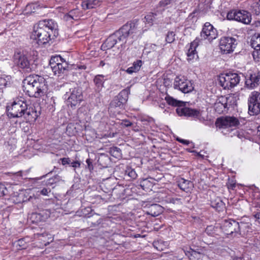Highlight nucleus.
I'll return each instance as SVG.
<instances>
[{"instance_id":"obj_10","label":"nucleus","mask_w":260,"mask_h":260,"mask_svg":"<svg viewBox=\"0 0 260 260\" xmlns=\"http://www.w3.org/2000/svg\"><path fill=\"white\" fill-rule=\"evenodd\" d=\"M248 110L250 115H256L260 112V92H251L248 99Z\"/></svg>"},{"instance_id":"obj_24","label":"nucleus","mask_w":260,"mask_h":260,"mask_svg":"<svg viewBox=\"0 0 260 260\" xmlns=\"http://www.w3.org/2000/svg\"><path fill=\"white\" fill-rule=\"evenodd\" d=\"M106 80L105 76L103 75H98L94 77L93 82L97 90L100 91L102 89Z\"/></svg>"},{"instance_id":"obj_29","label":"nucleus","mask_w":260,"mask_h":260,"mask_svg":"<svg viewBox=\"0 0 260 260\" xmlns=\"http://www.w3.org/2000/svg\"><path fill=\"white\" fill-rule=\"evenodd\" d=\"M211 206L216 210L220 211L223 207L224 204L219 199H217L211 202Z\"/></svg>"},{"instance_id":"obj_11","label":"nucleus","mask_w":260,"mask_h":260,"mask_svg":"<svg viewBox=\"0 0 260 260\" xmlns=\"http://www.w3.org/2000/svg\"><path fill=\"white\" fill-rule=\"evenodd\" d=\"M174 87L175 89H178L183 93H188L193 89L191 82L183 76L176 77L174 82Z\"/></svg>"},{"instance_id":"obj_7","label":"nucleus","mask_w":260,"mask_h":260,"mask_svg":"<svg viewBox=\"0 0 260 260\" xmlns=\"http://www.w3.org/2000/svg\"><path fill=\"white\" fill-rule=\"evenodd\" d=\"M226 17L228 20H234L245 24H249L252 19L250 13L245 10H232L228 13Z\"/></svg>"},{"instance_id":"obj_12","label":"nucleus","mask_w":260,"mask_h":260,"mask_svg":"<svg viewBox=\"0 0 260 260\" xmlns=\"http://www.w3.org/2000/svg\"><path fill=\"white\" fill-rule=\"evenodd\" d=\"M237 41L232 37H224L221 38L219 47L223 53H229L234 51L237 45Z\"/></svg>"},{"instance_id":"obj_61","label":"nucleus","mask_w":260,"mask_h":260,"mask_svg":"<svg viewBox=\"0 0 260 260\" xmlns=\"http://www.w3.org/2000/svg\"><path fill=\"white\" fill-rule=\"evenodd\" d=\"M100 64L102 65V66H103L104 65V63H103V61H101Z\"/></svg>"},{"instance_id":"obj_54","label":"nucleus","mask_w":260,"mask_h":260,"mask_svg":"<svg viewBox=\"0 0 260 260\" xmlns=\"http://www.w3.org/2000/svg\"><path fill=\"white\" fill-rule=\"evenodd\" d=\"M78 68L79 69H83V70H85L86 69V67L85 65L78 66Z\"/></svg>"},{"instance_id":"obj_21","label":"nucleus","mask_w":260,"mask_h":260,"mask_svg":"<svg viewBox=\"0 0 260 260\" xmlns=\"http://www.w3.org/2000/svg\"><path fill=\"white\" fill-rule=\"evenodd\" d=\"M68 67V64L65 60L61 62L56 63L54 65L51 66L52 71L55 74H60L61 73H63Z\"/></svg>"},{"instance_id":"obj_28","label":"nucleus","mask_w":260,"mask_h":260,"mask_svg":"<svg viewBox=\"0 0 260 260\" xmlns=\"http://www.w3.org/2000/svg\"><path fill=\"white\" fill-rule=\"evenodd\" d=\"M142 61L140 60H138L134 62L133 64V66L129 68H128L126 72L129 74H132L133 73H135L138 72L141 66H142Z\"/></svg>"},{"instance_id":"obj_19","label":"nucleus","mask_w":260,"mask_h":260,"mask_svg":"<svg viewBox=\"0 0 260 260\" xmlns=\"http://www.w3.org/2000/svg\"><path fill=\"white\" fill-rule=\"evenodd\" d=\"M219 126L222 128L235 126L239 124V120L234 117H226L220 120Z\"/></svg>"},{"instance_id":"obj_40","label":"nucleus","mask_w":260,"mask_h":260,"mask_svg":"<svg viewBox=\"0 0 260 260\" xmlns=\"http://www.w3.org/2000/svg\"><path fill=\"white\" fill-rule=\"evenodd\" d=\"M173 0H161L159 3L160 7H164L171 3Z\"/></svg>"},{"instance_id":"obj_57","label":"nucleus","mask_w":260,"mask_h":260,"mask_svg":"<svg viewBox=\"0 0 260 260\" xmlns=\"http://www.w3.org/2000/svg\"><path fill=\"white\" fill-rule=\"evenodd\" d=\"M115 136V134L114 133H113L112 135H111L110 134L108 136H106V137H114Z\"/></svg>"},{"instance_id":"obj_27","label":"nucleus","mask_w":260,"mask_h":260,"mask_svg":"<svg viewBox=\"0 0 260 260\" xmlns=\"http://www.w3.org/2000/svg\"><path fill=\"white\" fill-rule=\"evenodd\" d=\"M150 214L153 216H157L162 212V208L158 204H153L149 209Z\"/></svg>"},{"instance_id":"obj_58","label":"nucleus","mask_w":260,"mask_h":260,"mask_svg":"<svg viewBox=\"0 0 260 260\" xmlns=\"http://www.w3.org/2000/svg\"><path fill=\"white\" fill-rule=\"evenodd\" d=\"M181 140H182V139H180V138H177V140L178 142H180V143H181Z\"/></svg>"},{"instance_id":"obj_53","label":"nucleus","mask_w":260,"mask_h":260,"mask_svg":"<svg viewBox=\"0 0 260 260\" xmlns=\"http://www.w3.org/2000/svg\"><path fill=\"white\" fill-rule=\"evenodd\" d=\"M181 143L185 145H188L189 144V141L186 140H181Z\"/></svg>"},{"instance_id":"obj_18","label":"nucleus","mask_w":260,"mask_h":260,"mask_svg":"<svg viewBox=\"0 0 260 260\" xmlns=\"http://www.w3.org/2000/svg\"><path fill=\"white\" fill-rule=\"evenodd\" d=\"M199 39L197 38L190 44V47L187 52V60L189 62H193L198 57L196 48L199 45Z\"/></svg>"},{"instance_id":"obj_45","label":"nucleus","mask_w":260,"mask_h":260,"mask_svg":"<svg viewBox=\"0 0 260 260\" xmlns=\"http://www.w3.org/2000/svg\"><path fill=\"white\" fill-rule=\"evenodd\" d=\"M51 190L50 189H47L46 188H44L41 190V193L43 196H48V193H50Z\"/></svg>"},{"instance_id":"obj_52","label":"nucleus","mask_w":260,"mask_h":260,"mask_svg":"<svg viewBox=\"0 0 260 260\" xmlns=\"http://www.w3.org/2000/svg\"><path fill=\"white\" fill-rule=\"evenodd\" d=\"M86 163H87V165H88V168H89V169H91V168H90V166L91 165V161H90V159H87L86 160Z\"/></svg>"},{"instance_id":"obj_34","label":"nucleus","mask_w":260,"mask_h":260,"mask_svg":"<svg viewBox=\"0 0 260 260\" xmlns=\"http://www.w3.org/2000/svg\"><path fill=\"white\" fill-rule=\"evenodd\" d=\"M69 13L70 15H71V17H72V19H73L74 20H77L78 19L80 13L78 9L72 10L70 11Z\"/></svg>"},{"instance_id":"obj_30","label":"nucleus","mask_w":260,"mask_h":260,"mask_svg":"<svg viewBox=\"0 0 260 260\" xmlns=\"http://www.w3.org/2000/svg\"><path fill=\"white\" fill-rule=\"evenodd\" d=\"M125 174L132 179H135L137 177V174L136 171L131 167L126 168L125 171Z\"/></svg>"},{"instance_id":"obj_47","label":"nucleus","mask_w":260,"mask_h":260,"mask_svg":"<svg viewBox=\"0 0 260 260\" xmlns=\"http://www.w3.org/2000/svg\"><path fill=\"white\" fill-rule=\"evenodd\" d=\"M71 166L74 168H79L80 167V163L79 161H74L71 162Z\"/></svg>"},{"instance_id":"obj_1","label":"nucleus","mask_w":260,"mask_h":260,"mask_svg":"<svg viewBox=\"0 0 260 260\" xmlns=\"http://www.w3.org/2000/svg\"><path fill=\"white\" fill-rule=\"evenodd\" d=\"M23 90L30 97L42 98L48 94V85L45 79L38 75H30L23 81Z\"/></svg>"},{"instance_id":"obj_26","label":"nucleus","mask_w":260,"mask_h":260,"mask_svg":"<svg viewBox=\"0 0 260 260\" xmlns=\"http://www.w3.org/2000/svg\"><path fill=\"white\" fill-rule=\"evenodd\" d=\"M178 185L181 189L187 192L189 191L190 189L192 187L193 184L188 180L181 179Z\"/></svg>"},{"instance_id":"obj_37","label":"nucleus","mask_w":260,"mask_h":260,"mask_svg":"<svg viewBox=\"0 0 260 260\" xmlns=\"http://www.w3.org/2000/svg\"><path fill=\"white\" fill-rule=\"evenodd\" d=\"M8 193V190L5 186L1 183L0 184V197L6 196Z\"/></svg>"},{"instance_id":"obj_32","label":"nucleus","mask_w":260,"mask_h":260,"mask_svg":"<svg viewBox=\"0 0 260 260\" xmlns=\"http://www.w3.org/2000/svg\"><path fill=\"white\" fill-rule=\"evenodd\" d=\"M156 14L153 13H150L145 17L146 22L149 25H151L153 23L154 19H155Z\"/></svg>"},{"instance_id":"obj_22","label":"nucleus","mask_w":260,"mask_h":260,"mask_svg":"<svg viewBox=\"0 0 260 260\" xmlns=\"http://www.w3.org/2000/svg\"><path fill=\"white\" fill-rule=\"evenodd\" d=\"M23 115L26 120L29 122L35 121L38 116L36 111L32 109H28L27 108Z\"/></svg>"},{"instance_id":"obj_25","label":"nucleus","mask_w":260,"mask_h":260,"mask_svg":"<svg viewBox=\"0 0 260 260\" xmlns=\"http://www.w3.org/2000/svg\"><path fill=\"white\" fill-rule=\"evenodd\" d=\"M100 5L99 0H85L82 2L81 6L84 9H89L94 8Z\"/></svg>"},{"instance_id":"obj_23","label":"nucleus","mask_w":260,"mask_h":260,"mask_svg":"<svg viewBox=\"0 0 260 260\" xmlns=\"http://www.w3.org/2000/svg\"><path fill=\"white\" fill-rule=\"evenodd\" d=\"M251 224L249 222H244L242 221L239 222L238 233L240 234H245L251 232Z\"/></svg>"},{"instance_id":"obj_33","label":"nucleus","mask_w":260,"mask_h":260,"mask_svg":"<svg viewBox=\"0 0 260 260\" xmlns=\"http://www.w3.org/2000/svg\"><path fill=\"white\" fill-rule=\"evenodd\" d=\"M175 40V34L173 31H169L167 35L166 40L167 43H173Z\"/></svg>"},{"instance_id":"obj_15","label":"nucleus","mask_w":260,"mask_h":260,"mask_svg":"<svg viewBox=\"0 0 260 260\" xmlns=\"http://www.w3.org/2000/svg\"><path fill=\"white\" fill-rule=\"evenodd\" d=\"M222 229L224 234L228 235L238 233L239 222L232 219L225 220L222 224Z\"/></svg>"},{"instance_id":"obj_48","label":"nucleus","mask_w":260,"mask_h":260,"mask_svg":"<svg viewBox=\"0 0 260 260\" xmlns=\"http://www.w3.org/2000/svg\"><path fill=\"white\" fill-rule=\"evenodd\" d=\"M120 149L119 148L117 147H113L111 149V152L112 153H116V154H119L120 153Z\"/></svg>"},{"instance_id":"obj_41","label":"nucleus","mask_w":260,"mask_h":260,"mask_svg":"<svg viewBox=\"0 0 260 260\" xmlns=\"http://www.w3.org/2000/svg\"><path fill=\"white\" fill-rule=\"evenodd\" d=\"M63 19L66 21L70 22H72L73 20H74L73 19H72V17H71V15H70L69 13L64 15Z\"/></svg>"},{"instance_id":"obj_35","label":"nucleus","mask_w":260,"mask_h":260,"mask_svg":"<svg viewBox=\"0 0 260 260\" xmlns=\"http://www.w3.org/2000/svg\"><path fill=\"white\" fill-rule=\"evenodd\" d=\"M63 60H64L60 56L53 57L50 60L51 67L54 65L56 63L61 62L62 61H63Z\"/></svg>"},{"instance_id":"obj_62","label":"nucleus","mask_w":260,"mask_h":260,"mask_svg":"<svg viewBox=\"0 0 260 260\" xmlns=\"http://www.w3.org/2000/svg\"><path fill=\"white\" fill-rule=\"evenodd\" d=\"M198 155L199 156H201V154H200V153H198Z\"/></svg>"},{"instance_id":"obj_59","label":"nucleus","mask_w":260,"mask_h":260,"mask_svg":"<svg viewBox=\"0 0 260 260\" xmlns=\"http://www.w3.org/2000/svg\"><path fill=\"white\" fill-rule=\"evenodd\" d=\"M260 13V11L259 10L258 12H255V14L256 15H258Z\"/></svg>"},{"instance_id":"obj_55","label":"nucleus","mask_w":260,"mask_h":260,"mask_svg":"<svg viewBox=\"0 0 260 260\" xmlns=\"http://www.w3.org/2000/svg\"><path fill=\"white\" fill-rule=\"evenodd\" d=\"M40 216V215L39 214H37V213H33L31 215V217L33 218V217H37V216Z\"/></svg>"},{"instance_id":"obj_50","label":"nucleus","mask_w":260,"mask_h":260,"mask_svg":"<svg viewBox=\"0 0 260 260\" xmlns=\"http://www.w3.org/2000/svg\"><path fill=\"white\" fill-rule=\"evenodd\" d=\"M148 183H150V182L147 179H144L141 182V186L143 187L145 185H147Z\"/></svg>"},{"instance_id":"obj_56","label":"nucleus","mask_w":260,"mask_h":260,"mask_svg":"<svg viewBox=\"0 0 260 260\" xmlns=\"http://www.w3.org/2000/svg\"><path fill=\"white\" fill-rule=\"evenodd\" d=\"M257 129H258V135L260 137V126H258Z\"/></svg>"},{"instance_id":"obj_36","label":"nucleus","mask_w":260,"mask_h":260,"mask_svg":"<svg viewBox=\"0 0 260 260\" xmlns=\"http://www.w3.org/2000/svg\"><path fill=\"white\" fill-rule=\"evenodd\" d=\"M36 5L34 4H28L26 6L25 11L26 13H35V7Z\"/></svg>"},{"instance_id":"obj_17","label":"nucleus","mask_w":260,"mask_h":260,"mask_svg":"<svg viewBox=\"0 0 260 260\" xmlns=\"http://www.w3.org/2000/svg\"><path fill=\"white\" fill-rule=\"evenodd\" d=\"M251 46L254 49L252 55L254 60H260V34L254 35L251 40Z\"/></svg>"},{"instance_id":"obj_39","label":"nucleus","mask_w":260,"mask_h":260,"mask_svg":"<svg viewBox=\"0 0 260 260\" xmlns=\"http://www.w3.org/2000/svg\"><path fill=\"white\" fill-rule=\"evenodd\" d=\"M8 81L6 77H0V88L5 87L7 84Z\"/></svg>"},{"instance_id":"obj_13","label":"nucleus","mask_w":260,"mask_h":260,"mask_svg":"<svg viewBox=\"0 0 260 260\" xmlns=\"http://www.w3.org/2000/svg\"><path fill=\"white\" fill-rule=\"evenodd\" d=\"M83 100L82 90L79 88H75L71 90V93L67 100V105L73 108L79 106Z\"/></svg>"},{"instance_id":"obj_44","label":"nucleus","mask_w":260,"mask_h":260,"mask_svg":"<svg viewBox=\"0 0 260 260\" xmlns=\"http://www.w3.org/2000/svg\"><path fill=\"white\" fill-rule=\"evenodd\" d=\"M60 160H61V163L63 165L71 164L70 159L68 157V158H66V157L62 158L60 159Z\"/></svg>"},{"instance_id":"obj_20","label":"nucleus","mask_w":260,"mask_h":260,"mask_svg":"<svg viewBox=\"0 0 260 260\" xmlns=\"http://www.w3.org/2000/svg\"><path fill=\"white\" fill-rule=\"evenodd\" d=\"M228 98L225 96H220L214 104V109L218 113H222L227 108Z\"/></svg>"},{"instance_id":"obj_14","label":"nucleus","mask_w":260,"mask_h":260,"mask_svg":"<svg viewBox=\"0 0 260 260\" xmlns=\"http://www.w3.org/2000/svg\"><path fill=\"white\" fill-rule=\"evenodd\" d=\"M217 36L218 32L216 29L209 22H206L201 32V37L202 39L211 41L215 39Z\"/></svg>"},{"instance_id":"obj_4","label":"nucleus","mask_w":260,"mask_h":260,"mask_svg":"<svg viewBox=\"0 0 260 260\" xmlns=\"http://www.w3.org/2000/svg\"><path fill=\"white\" fill-rule=\"evenodd\" d=\"M165 100L169 105L177 107L176 111L179 116L192 117L201 121L204 120L202 116V112L200 110L184 107L183 106V102L178 101L168 94L165 96Z\"/></svg>"},{"instance_id":"obj_2","label":"nucleus","mask_w":260,"mask_h":260,"mask_svg":"<svg viewBox=\"0 0 260 260\" xmlns=\"http://www.w3.org/2000/svg\"><path fill=\"white\" fill-rule=\"evenodd\" d=\"M57 24L52 19H45L40 21L34 26L30 39L38 45H44L50 41V32L56 30Z\"/></svg>"},{"instance_id":"obj_60","label":"nucleus","mask_w":260,"mask_h":260,"mask_svg":"<svg viewBox=\"0 0 260 260\" xmlns=\"http://www.w3.org/2000/svg\"><path fill=\"white\" fill-rule=\"evenodd\" d=\"M32 198L30 196V197L29 198V199H28V201H30L31 199H32Z\"/></svg>"},{"instance_id":"obj_16","label":"nucleus","mask_w":260,"mask_h":260,"mask_svg":"<svg viewBox=\"0 0 260 260\" xmlns=\"http://www.w3.org/2000/svg\"><path fill=\"white\" fill-rule=\"evenodd\" d=\"M245 86L249 89H253L260 84V73H254L247 75L245 77Z\"/></svg>"},{"instance_id":"obj_49","label":"nucleus","mask_w":260,"mask_h":260,"mask_svg":"<svg viewBox=\"0 0 260 260\" xmlns=\"http://www.w3.org/2000/svg\"><path fill=\"white\" fill-rule=\"evenodd\" d=\"M228 186L229 189H234L235 188L236 184L234 182H230L228 184Z\"/></svg>"},{"instance_id":"obj_8","label":"nucleus","mask_w":260,"mask_h":260,"mask_svg":"<svg viewBox=\"0 0 260 260\" xmlns=\"http://www.w3.org/2000/svg\"><path fill=\"white\" fill-rule=\"evenodd\" d=\"M130 93L129 87L122 90L114 98L110 105L109 109L112 111L114 109L123 108L124 104L126 102Z\"/></svg>"},{"instance_id":"obj_9","label":"nucleus","mask_w":260,"mask_h":260,"mask_svg":"<svg viewBox=\"0 0 260 260\" xmlns=\"http://www.w3.org/2000/svg\"><path fill=\"white\" fill-rule=\"evenodd\" d=\"M14 61L18 67L25 70L27 72H30L35 68L32 60L27 55L20 53L15 54Z\"/></svg>"},{"instance_id":"obj_51","label":"nucleus","mask_w":260,"mask_h":260,"mask_svg":"<svg viewBox=\"0 0 260 260\" xmlns=\"http://www.w3.org/2000/svg\"><path fill=\"white\" fill-rule=\"evenodd\" d=\"M255 218L258 220L260 223V213H258L254 215Z\"/></svg>"},{"instance_id":"obj_38","label":"nucleus","mask_w":260,"mask_h":260,"mask_svg":"<svg viewBox=\"0 0 260 260\" xmlns=\"http://www.w3.org/2000/svg\"><path fill=\"white\" fill-rule=\"evenodd\" d=\"M59 180L60 177L58 175H55L48 180V183L49 184H53L54 183L59 182Z\"/></svg>"},{"instance_id":"obj_46","label":"nucleus","mask_w":260,"mask_h":260,"mask_svg":"<svg viewBox=\"0 0 260 260\" xmlns=\"http://www.w3.org/2000/svg\"><path fill=\"white\" fill-rule=\"evenodd\" d=\"M18 245L21 247L22 249H24L26 246L24 244V241L23 239H20L17 242Z\"/></svg>"},{"instance_id":"obj_3","label":"nucleus","mask_w":260,"mask_h":260,"mask_svg":"<svg viewBox=\"0 0 260 260\" xmlns=\"http://www.w3.org/2000/svg\"><path fill=\"white\" fill-rule=\"evenodd\" d=\"M137 27L133 23H127L123 25L118 31L107 39L103 47H106L107 49L113 47L116 44L120 43L122 46L125 44L129 37H133V34L136 33Z\"/></svg>"},{"instance_id":"obj_42","label":"nucleus","mask_w":260,"mask_h":260,"mask_svg":"<svg viewBox=\"0 0 260 260\" xmlns=\"http://www.w3.org/2000/svg\"><path fill=\"white\" fill-rule=\"evenodd\" d=\"M121 125L125 127H129L132 125V123L128 120H123L121 123Z\"/></svg>"},{"instance_id":"obj_43","label":"nucleus","mask_w":260,"mask_h":260,"mask_svg":"<svg viewBox=\"0 0 260 260\" xmlns=\"http://www.w3.org/2000/svg\"><path fill=\"white\" fill-rule=\"evenodd\" d=\"M215 230V229L212 226H208L207 227L206 229V233L208 235H212L213 234V232H212V230Z\"/></svg>"},{"instance_id":"obj_5","label":"nucleus","mask_w":260,"mask_h":260,"mask_svg":"<svg viewBox=\"0 0 260 260\" xmlns=\"http://www.w3.org/2000/svg\"><path fill=\"white\" fill-rule=\"evenodd\" d=\"M219 85L223 89H230L236 86L240 81V76L234 73L222 74L218 78Z\"/></svg>"},{"instance_id":"obj_6","label":"nucleus","mask_w":260,"mask_h":260,"mask_svg":"<svg viewBox=\"0 0 260 260\" xmlns=\"http://www.w3.org/2000/svg\"><path fill=\"white\" fill-rule=\"evenodd\" d=\"M27 106L26 102L24 101H15L10 107H7L8 114L13 118L22 117L27 110Z\"/></svg>"},{"instance_id":"obj_31","label":"nucleus","mask_w":260,"mask_h":260,"mask_svg":"<svg viewBox=\"0 0 260 260\" xmlns=\"http://www.w3.org/2000/svg\"><path fill=\"white\" fill-rule=\"evenodd\" d=\"M153 246L157 250L162 251L167 246V243L161 240L154 241Z\"/></svg>"},{"instance_id":"obj_63","label":"nucleus","mask_w":260,"mask_h":260,"mask_svg":"<svg viewBox=\"0 0 260 260\" xmlns=\"http://www.w3.org/2000/svg\"><path fill=\"white\" fill-rule=\"evenodd\" d=\"M259 2L260 3V0H259Z\"/></svg>"}]
</instances>
